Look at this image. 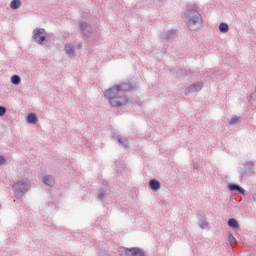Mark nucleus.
<instances>
[{
    "label": "nucleus",
    "instance_id": "7c9ffc66",
    "mask_svg": "<svg viewBox=\"0 0 256 256\" xmlns=\"http://www.w3.org/2000/svg\"><path fill=\"white\" fill-rule=\"evenodd\" d=\"M0 209H1V204H0Z\"/></svg>",
    "mask_w": 256,
    "mask_h": 256
},
{
    "label": "nucleus",
    "instance_id": "9d476101",
    "mask_svg": "<svg viewBox=\"0 0 256 256\" xmlns=\"http://www.w3.org/2000/svg\"><path fill=\"white\" fill-rule=\"evenodd\" d=\"M42 181L47 187H55V177L52 175L43 176Z\"/></svg>",
    "mask_w": 256,
    "mask_h": 256
},
{
    "label": "nucleus",
    "instance_id": "7ed1b4c3",
    "mask_svg": "<svg viewBox=\"0 0 256 256\" xmlns=\"http://www.w3.org/2000/svg\"><path fill=\"white\" fill-rule=\"evenodd\" d=\"M12 189L16 199H21L31 189V182L25 179L18 180L13 184Z\"/></svg>",
    "mask_w": 256,
    "mask_h": 256
},
{
    "label": "nucleus",
    "instance_id": "1a4fd4ad",
    "mask_svg": "<svg viewBox=\"0 0 256 256\" xmlns=\"http://www.w3.org/2000/svg\"><path fill=\"white\" fill-rule=\"evenodd\" d=\"M255 167V162H247L245 164V173H242V175H255V170L253 168Z\"/></svg>",
    "mask_w": 256,
    "mask_h": 256
},
{
    "label": "nucleus",
    "instance_id": "a211bd4d",
    "mask_svg": "<svg viewBox=\"0 0 256 256\" xmlns=\"http://www.w3.org/2000/svg\"><path fill=\"white\" fill-rule=\"evenodd\" d=\"M117 141L120 145H122L123 147H125V149H127V147H129V140L127 138H121L118 137Z\"/></svg>",
    "mask_w": 256,
    "mask_h": 256
},
{
    "label": "nucleus",
    "instance_id": "9b49d317",
    "mask_svg": "<svg viewBox=\"0 0 256 256\" xmlns=\"http://www.w3.org/2000/svg\"><path fill=\"white\" fill-rule=\"evenodd\" d=\"M148 185H149V188L154 192L159 191V189H161V182H159V180L157 179H151L148 182Z\"/></svg>",
    "mask_w": 256,
    "mask_h": 256
},
{
    "label": "nucleus",
    "instance_id": "423d86ee",
    "mask_svg": "<svg viewBox=\"0 0 256 256\" xmlns=\"http://www.w3.org/2000/svg\"><path fill=\"white\" fill-rule=\"evenodd\" d=\"M203 85L202 81L195 82L185 89L184 94L191 95V93H199L203 89Z\"/></svg>",
    "mask_w": 256,
    "mask_h": 256
},
{
    "label": "nucleus",
    "instance_id": "2eb2a0df",
    "mask_svg": "<svg viewBox=\"0 0 256 256\" xmlns=\"http://www.w3.org/2000/svg\"><path fill=\"white\" fill-rule=\"evenodd\" d=\"M21 7V0H12L10 2V9H13V11L19 9Z\"/></svg>",
    "mask_w": 256,
    "mask_h": 256
},
{
    "label": "nucleus",
    "instance_id": "393cba45",
    "mask_svg": "<svg viewBox=\"0 0 256 256\" xmlns=\"http://www.w3.org/2000/svg\"><path fill=\"white\" fill-rule=\"evenodd\" d=\"M7 113V108L5 106H0V117H3Z\"/></svg>",
    "mask_w": 256,
    "mask_h": 256
},
{
    "label": "nucleus",
    "instance_id": "aec40b11",
    "mask_svg": "<svg viewBox=\"0 0 256 256\" xmlns=\"http://www.w3.org/2000/svg\"><path fill=\"white\" fill-rule=\"evenodd\" d=\"M12 85H20L21 84V77L19 75H13L11 77Z\"/></svg>",
    "mask_w": 256,
    "mask_h": 256
},
{
    "label": "nucleus",
    "instance_id": "a878e982",
    "mask_svg": "<svg viewBox=\"0 0 256 256\" xmlns=\"http://www.w3.org/2000/svg\"><path fill=\"white\" fill-rule=\"evenodd\" d=\"M5 163H7L5 156H0V165H5Z\"/></svg>",
    "mask_w": 256,
    "mask_h": 256
},
{
    "label": "nucleus",
    "instance_id": "412c9836",
    "mask_svg": "<svg viewBox=\"0 0 256 256\" xmlns=\"http://www.w3.org/2000/svg\"><path fill=\"white\" fill-rule=\"evenodd\" d=\"M200 229H205L206 227L209 226V222H207L205 219H202L199 223H198Z\"/></svg>",
    "mask_w": 256,
    "mask_h": 256
},
{
    "label": "nucleus",
    "instance_id": "f257e3e1",
    "mask_svg": "<svg viewBox=\"0 0 256 256\" xmlns=\"http://www.w3.org/2000/svg\"><path fill=\"white\" fill-rule=\"evenodd\" d=\"M133 90V84L130 82H122L105 91L104 97L108 99L111 107H125L129 103V99L125 93Z\"/></svg>",
    "mask_w": 256,
    "mask_h": 256
},
{
    "label": "nucleus",
    "instance_id": "c85d7f7f",
    "mask_svg": "<svg viewBox=\"0 0 256 256\" xmlns=\"http://www.w3.org/2000/svg\"><path fill=\"white\" fill-rule=\"evenodd\" d=\"M80 47H81V44L78 45V49H80Z\"/></svg>",
    "mask_w": 256,
    "mask_h": 256
},
{
    "label": "nucleus",
    "instance_id": "39448f33",
    "mask_svg": "<svg viewBox=\"0 0 256 256\" xmlns=\"http://www.w3.org/2000/svg\"><path fill=\"white\" fill-rule=\"evenodd\" d=\"M32 33V41H34V43H37V45H45V41H47V31H45V28H36Z\"/></svg>",
    "mask_w": 256,
    "mask_h": 256
},
{
    "label": "nucleus",
    "instance_id": "0eeeda50",
    "mask_svg": "<svg viewBox=\"0 0 256 256\" xmlns=\"http://www.w3.org/2000/svg\"><path fill=\"white\" fill-rule=\"evenodd\" d=\"M79 29H80L81 33L85 36L91 35V26L89 24H87V22L81 21L79 23Z\"/></svg>",
    "mask_w": 256,
    "mask_h": 256
},
{
    "label": "nucleus",
    "instance_id": "4be33fe9",
    "mask_svg": "<svg viewBox=\"0 0 256 256\" xmlns=\"http://www.w3.org/2000/svg\"><path fill=\"white\" fill-rule=\"evenodd\" d=\"M228 241H229L230 245L237 243V239H235V237L231 233L228 234Z\"/></svg>",
    "mask_w": 256,
    "mask_h": 256
},
{
    "label": "nucleus",
    "instance_id": "6e6552de",
    "mask_svg": "<svg viewBox=\"0 0 256 256\" xmlns=\"http://www.w3.org/2000/svg\"><path fill=\"white\" fill-rule=\"evenodd\" d=\"M64 51L66 53V55H68V57H71V59H73V57H75V46L71 43H67L64 46Z\"/></svg>",
    "mask_w": 256,
    "mask_h": 256
},
{
    "label": "nucleus",
    "instance_id": "bb28decb",
    "mask_svg": "<svg viewBox=\"0 0 256 256\" xmlns=\"http://www.w3.org/2000/svg\"><path fill=\"white\" fill-rule=\"evenodd\" d=\"M252 199L256 202V193L252 194Z\"/></svg>",
    "mask_w": 256,
    "mask_h": 256
},
{
    "label": "nucleus",
    "instance_id": "6ab92c4d",
    "mask_svg": "<svg viewBox=\"0 0 256 256\" xmlns=\"http://www.w3.org/2000/svg\"><path fill=\"white\" fill-rule=\"evenodd\" d=\"M219 31L220 33H227L229 31V25L225 22L220 23Z\"/></svg>",
    "mask_w": 256,
    "mask_h": 256
},
{
    "label": "nucleus",
    "instance_id": "b1692460",
    "mask_svg": "<svg viewBox=\"0 0 256 256\" xmlns=\"http://www.w3.org/2000/svg\"><path fill=\"white\" fill-rule=\"evenodd\" d=\"M239 122V117L237 116H233L230 121H229V124L230 125H235V123H238Z\"/></svg>",
    "mask_w": 256,
    "mask_h": 256
},
{
    "label": "nucleus",
    "instance_id": "f8f14e48",
    "mask_svg": "<svg viewBox=\"0 0 256 256\" xmlns=\"http://www.w3.org/2000/svg\"><path fill=\"white\" fill-rule=\"evenodd\" d=\"M176 33L177 31L174 29L164 31L161 33V39H164L165 41H169V39H171V37H173Z\"/></svg>",
    "mask_w": 256,
    "mask_h": 256
},
{
    "label": "nucleus",
    "instance_id": "ddd939ff",
    "mask_svg": "<svg viewBox=\"0 0 256 256\" xmlns=\"http://www.w3.org/2000/svg\"><path fill=\"white\" fill-rule=\"evenodd\" d=\"M228 189L229 191H238V193H241V195H245V189L238 184H229Z\"/></svg>",
    "mask_w": 256,
    "mask_h": 256
},
{
    "label": "nucleus",
    "instance_id": "20e7f679",
    "mask_svg": "<svg viewBox=\"0 0 256 256\" xmlns=\"http://www.w3.org/2000/svg\"><path fill=\"white\" fill-rule=\"evenodd\" d=\"M118 254L120 256H147V252L143 250V248L139 247H132V248H126V247H119L118 248Z\"/></svg>",
    "mask_w": 256,
    "mask_h": 256
},
{
    "label": "nucleus",
    "instance_id": "5701e85b",
    "mask_svg": "<svg viewBox=\"0 0 256 256\" xmlns=\"http://www.w3.org/2000/svg\"><path fill=\"white\" fill-rule=\"evenodd\" d=\"M106 193L107 192L104 189H101L98 193V199H100V201H103V199H105Z\"/></svg>",
    "mask_w": 256,
    "mask_h": 256
},
{
    "label": "nucleus",
    "instance_id": "dca6fc26",
    "mask_svg": "<svg viewBox=\"0 0 256 256\" xmlns=\"http://www.w3.org/2000/svg\"><path fill=\"white\" fill-rule=\"evenodd\" d=\"M188 75H193V72L190 69H184L177 73V77H187Z\"/></svg>",
    "mask_w": 256,
    "mask_h": 256
},
{
    "label": "nucleus",
    "instance_id": "c756f323",
    "mask_svg": "<svg viewBox=\"0 0 256 256\" xmlns=\"http://www.w3.org/2000/svg\"><path fill=\"white\" fill-rule=\"evenodd\" d=\"M158 1H163V0H158Z\"/></svg>",
    "mask_w": 256,
    "mask_h": 256
},
{
    "label": "nucleus",
    "instance_id": "4468645a",
    "mask_svg": "<svg viewBox=\"0 0 256 256\" xmlns=\"http://www.w3.org/2000/svg\"><path fill=\"white\" fill-rule=\"evenodd\" d=\"M28 123H31L32 125H37V121H39V118H37V114L30 113L27 116Z\"/></svg>",
    "mask_w": 256,
    "mask_h": 256
},
{
    "label": "nucleus",
    "instance_id": "f03ea898",
    "mask_svg": "<svg viewBox=\"0 0 256 256\" xmlns=\"http://www.w3.org/2000/svg\"><path fill=\"white\" fill-rule=\"evenodd\" d=\"M184 17L187 19L186 25L189 31H199L203 27V17L196 4H190L186 7Z\"/></svg>",
    "mask_w": 256,
    "mask_h": 256
},
{
    "label": "nucleus",
    "instance_id": "f3484780",
    "mask_svg": "<svg viewBox=\"0 0 256 256\" xmlns=\"http://www.w3.org/2000/svg\"><path fill=\"white\" fill-rule=\"evenodd\" d=\"M229 227H232V229H239V222L235 218H230L228 220Z\"/></svg>",
    "mask_w": 256,
    "mask_h": 256
},
{
    "label": "nucleus",
    "instance_id": "cd10ccee",
    "mask_svg": "<svg viewBox=\"0 0 256 256\" xmlns=\"http://www.w3.org/2000/svg\"><path fill=\"white\" fill-rule=\"evenodd\" d=\"M198 165L197 164H194V169H197Z\"/></svg>",
    "mask_w": 256,
    "mask_h": 256
}]
</instances>
